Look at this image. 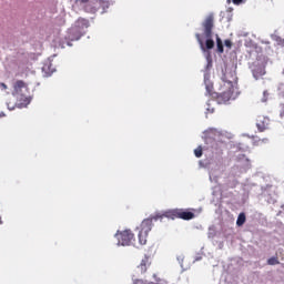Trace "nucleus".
I'll return each mask as SVG.
<instances>
[{"instance_id":"obj_1","label":"nucleus","mask_w":284,"mask_h":284,"mask_svg":"<svg viewBox=\"0 0 284 284\" xmlns=\"http://www.w3.org/2000/svg\"><path fill=\"white\" fill-rule=\"evenodd\" d=\"M194 213L190 210H185V209H173V210H169L165 211L163 214H158L156 216H154V221H159V219H172V221H174V219H182V221H192V219H194Z\"/></svg>"},{"instance_id":"obj_2","label":"nucleus","mask_w":284,"mask_h":284,"mask_svg":"<svg viewBox=\"0 0 284 284\" xmlns=\"http://www.w3.org/2000/svg\"><path fill=\"white\" fill-rule=\"evenodd\" d=\"M203 34L206 39L205 48L206 50H212L214 48V41L212 39V31L214 30V13H210L205 17L202 22Z\"/></svg>"},{"instance_id":"obj_3","label":"nucleus","mask_w":284,"mask_h":284,"mask_svg":"<svg viewBox=\"0 0 284 284\" xmlns=\"http://www.w3.org/2000/svg\"><path fill=\"white\" fill-rule=\"evenodd\" d=\"M222 80L224 82V88H226V90L222 91L217 95V103H227V101H230L234 97V82L227 79V74H224Z\"/></svg>"},{"instance_id":"obj_4","label":"nucleus","mask_w":284,"mask_h":284,"mask_svg":"<svg viewBox=\"0 0 284 284\" xmlns=\"http://www.w3.org/2000/svg\"><path fill=\"white\" fill-rule=\"evenodd\" d=\"M154 217L145 219L140 225L139 243L145 245L148 243V234L152 232V221Z\"/></svg>"},{"instance_id":"obj_5","label":"nucleus","mask_w":284,"mask_h":284,"mask_svg":"<svg viewBox=\"0 0 284 284\" xmlns=\"http://www.w3.org/2000/svg\"><path fill=\"white\" fill-rule=\"evenodd\" d=\"M116 239H118V243L119 245H132V241H134V233H132V231L130 230H124L121 231L115 234Z\"/></svg>"},{"instance_id":"obj_6","label":"nucleus","mask_w":284,"mask_h":284,"mask_svg":"<svg viewBox=\"0 0 284 284\" xmlns=\"http://www.w3.org/2000/svg\"><path fill=\"white\" fill-rule=\"evenodd\" d=\"M150 265V257L148 255L141 261L140 265L138 266L141 271V274H145L148 272V266Z\"/></svg>"},{"instance_id":"obj_7","label":"nucleus","mask_w":284,"mask_h":284,"mask_svg":"<svg viewBox=\"0 0 284 284\" xmlns=\"http://www.w3.org/2000/svg\"><path fill=\"white\" fill-rule=\"evenodd\" d=\"M254 79H261V77H265V67H258L253 70Z\"/></svg>"},{"instance_id":"obj_8","label":"nucleus","mask_w":284,"mask_h":284,"mask_svg":"<svg viewBox=\"0 0 284 284\" xmlns=\"http://www.w3.org/2000/svg\"><path fill=\"white\" fill-rule=\"evenodd\" d=\"M100 6V8H102L103 12H105V10H108V8H110V1L108 0H99L94 2V6Z\"/></svg>"},{"instance_id":"obj_9","label":"nucleus","mask_w":284,"mask_h":284,"mask_svg":"<svg viewBox=\"0 0 284 284\" xmlns=\"http://www.w3.org/2000/svg\"><path fill=\"white\" fill-rule=\"evenodd\" d=\"M245 221H246L245 213H240L236 220V226L241 227L245 225Z\"/></svg>"},{"instance_id":"obj_10","label":"nucleus","mask_w":284,"mask_h":284,"mask_svg":"<svg viewBox=\"0 0 284 284\" xmlns=\"http://www.w3.org/2000/svg\"><path fill=\"white\" fill-rule=\"evenodd\" d=\"M81 26H82V30H83V28H89L90 27V21H88V20H85V19H79L78 21H77V28H81Z\"/></svg>"},{"instance_id":"obj_11","label":"nucleus","mask_w":284,"mask_h":284,"mask_svg":"<svg viewBox=\"0 0 284 284\" xmlns=\"http://www.w3.org/2000/svg\"><path fill=\"white\" fill-rule=\"evenodd\" d=\"M216 47H217V52L220 54H223L224 49H223V40H221V38L219 37V34H216Z\"/></svg>"},{"instance_id":"obj_12","label":"nucleus","mask_w":284,"mask_h":284,"mask_svg":"<svg viewBox=\"0 0 284 284\" xmlns=\"http://www.w3.org/2000/svg\"><path fill=\"white\" fill-rule=\"evenodd\" d=\"M14 91L16 92H19L21 91L22 88H26V82H23V80H18L16 83H14Z\"/></svg>"},{"instance_id":"obj_13","label":"nucleus","mask_w":284,"mask_h":284,"mask_svg":"<svg viewBox=\"0 0 284 284\" xmlns=\"http://www.w3.org/2000/svg\"><path fill=\"white\" fill-rule=\"evenodd\" d=\"M280 264L281 262L278 261V257L273 256L267 260V265H280Z\"/></svg>"},{"instance_id":"obj_14","label":"nucleus","mask_w":284,"mask_h":284,"mask_svg":"<svg viewBox=\"0 0 284 284\" xmlns=\"http://www.w3.org/2000/svg\"><path fill=\"white\" fill-rule=\"evenodd\" d=\"M195 39L197 40V42L201 45L202 50H205V44H203V38H201V33H196L195 34Z\"/></svg>"},{"instance_id":"obj_15","label":"nucleus","mask_w":284,"mask_h":284,"mask_svg":"<svg viewBox=\"0 0 284 284\" xmlns=\"http://www.w3.org/2000/svg\"><path fill=\"white\" fill-rule=\"evenodd\" d=\"M258 132H265L267 130V125L264 122H260L256 124Z\"/></svg>"},{"instance_id":"obj_16","label":"nucleus","mask_w":284,"mask_h":284,"mask_svg":"<svg viewBox=\"0 0 284 284\" xmlns=\"http://www.w3.org/2000/svg\"><path fill=\"white\" fill-rule=\"evenodd\" d=\"M194 154L196 159H201L203 156V148L199 146L197 149H195Z\"/></svg>"},{"instance_id":"obj_17","label":"nucleus","mask_w":284,"mask_h":284,"mask_svg":"<svg viewBox=\"0 0 284 284\" xmlns=\"http://www.w3.org/2000/svg\"><path fill=\"white\" fill-rule=\"evenodd\" d=\"M212 90H214V85L206 84V92H207V94H212Z\"/></svg>"},{"instance_id":"obj_18","label":"nucleus","mask_w":284,"mask_h":284,"mask_svg":"<svg viewBox=\"0 0 284 284\" xmlns=\"http://www.w3.org/2000/svg\"><path fill=\"white\" fill-rule=\"evenodd\" d=\"M224 44L226 48L232 49V40H225Z\"/></svg>"},{"instance_id":"obj_19","label":"nucleus","mask_w":284,"mask_h":284,"mask_svg":"<svg viewBox=\"0 0 284 284\" xmlns=\"http://www.w3.org/2000/svg\"><path fill=\"white\" fill-rule=\"evenodd\" d=\"M234 6H241L243 3V0H232Z\"/></svg>"},{"instance_id":"obj_20","label":"nucleus","mask_w":284,"mask_h":284,"mask_svg":"<svg viewBox=\"0 0 284 284\" xmlns=\"http://www.w3.org/2000/svg\"><path fill=\"white\" fill-rule=\"evenodd\" d=\"M0 85L3 90H8V85H6V83H0Z\"/></svg>"},{"instance_id":"obj_21","label":"nucleus","mask_w":284,"mask_h":284,"mask_svg":"<svg viewBox=\"0 0 284 284\" xmlns=\"http://www.w3.org/2000/svg\"><path fill=\"white\" fill-rule=\"evenodd\" d=\"M98 10H99V9H98L97 7H93V10H92L93 14L97 13Z\"/></svg>"},{"instance_id":"obj_22","label":"nucleus","mask_w":284,"mask_h":284,"mask_svg":"<svg viewBox=\"0 0 284 284\" xmlns=\"http://www.w3.org/2000/svg\"><path fill=\"white\" fill-rule=\"evenodd\" d=\"M3 116H6V113L1 112L0 113V119L3 118Z\"/></svg>"},{"instance_id":"obj_23","label":"nucleus","mask_w":284,"mask_h":284,"mask_svg":"<svg viewBox=\"0 0 284 284\" xmlns=\"http://www.w3.org/2000/svg\"><path fill=\"white\" fill-rule=\"evenodd\" d=\"M71 32H77V28H72V29H71Z\"/></svg>"},{"instance_id":"obj_24","label":"nucleus","mask_w":284,"mask_h":284,"mask_svg":"<svg viewBox=\"0 0 284 284\" xmlns=\"http://www.w3.org/2000/svg\"><path fill=\"white\" fill-rule=\"evenodd\" d=\"M0 225H3V220L1 219V216H0Z\"/></svg>"},{"instance_id":"obj_25","label":"nucleus","mask_w":284,"mask_h":284,"mask_svg":"<svg viewBox=\"0 0 284 284\" xmlns=\"http://www.w3.org/2000/svg\"><path fill=\"white\" fill-rule=\"evenodd\" d=\"M82 1V3H88V1H90V0H81Z\"/></svg>"},{"instance_id":"obj_26","label":"nucleus","mask_w":284,"mask_h":284,"mask_svg":"<svg viewBox=\"0 0 284 284\" xmlns=\"http://www.w3.org/2000/svg\"><path fill=\"white\" fill-rule=\"evenodd\" d=\"M79 39H81V34H79V36L75 38V40H79Z\"/></svg>"},{"instance_id":"obj_27","label":"nucleus","mask_w":284,"mask_h":284,"mask_svg":"<svg viewBox=\"0 0 284 284\" xmlns=\"http://www.w3.org/2000/svg\"><path fill=\"white\" fill-rule=\"evenodd\" d=\"M226 3H232V0H226Z\"/></svg>"},{"instance_id":"obj_28","label":"nucleus","mask_w":284,"mask_h":284,"mask_svg":"<svg viewBox=\"0 0 284 284\" xmlns=\"http://www.w3.org/2000/svg\"><path fill=\"white\" fill-rule=\"evenodd\" d=\"M262 141H267V139H264V140H262Z\"/></svg>"}]
</instances>
